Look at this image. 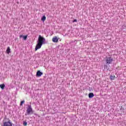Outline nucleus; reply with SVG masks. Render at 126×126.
<instances>
[{
	"label": "nucleus",
	"mask_w": 126,
	"mask_h": 126,
	"mask_svg": "<svg viewBox=\"0 0 126 126\" xmlns=\"http://www.w3.org/2000/svg\"><path fill=\"white\" fill-rule=\"evenodd\" d=\"M45 42H46V39L41 36V35H39L38 36L37 44L35 46V51H37V50H39V49H41L43 44H45Z\"/></svg>",
	"instance_id": "nucleus-1"
},
{
	"label": "nucleus",
	"mask_w": 126,
	"mask_h": 126,
	"mask_svg": "<svg viewBox=\"0 0 126 126\" xmlns=\"http://www.w3.org/2000/svg\"><path fill=\"white\" fill-rule=\"evenodd\" d=\"M105 62L106 64H111V63H113V58H112V56L110 55H109L108 56H106Z\"/></svg>",
	"instance_id": "nucleus-2"
},
{
	"label": "nucleus",
	"mask_w": 126,
	"mask_h": 126,
	"mask_svg": "<svg viewBox=\"0 0 126 126\" xmlns=\"http://www.w3.org/2000/svg\"><path fill=\"white\" fill-rule=\"evenodd\" d=\"M27 113L28 115H30V114H33V110L31 107V105H29L27 110Z\"/></svg>",
	"instance_id": "nucleus-3"
},
{
	"label": "nucleus",
	"mask_w": 126,
	"mask_h": 126,
	"mask_svg": "<svg viewBox=\"0 0 126 126\" xmlns=\"http://www.w3.org/2000/svg\"><path fill=\"white\" fill-rule=\"evenodd\" d=\"M3 126H12V123H11L10 120L4 122Z\"/></svg>",
	"instance_id": "nucleus-4"
},
{
	"label": "nucleus",
	"mask_w": 126,
	"mask_h": 126,
	"mask_svg": "<svg viewBox=\"0 0 126 126\" xmlns=\"http://www.w3.org/2000/svg\"><path fill=\"white\" fill-rule=\"evenodd\" d=\"M59 38H58L57 36H55L52 38V42L54 43H58L59 42Z\"/></svg>",
	"instance_id": "nucleus-5"
},
{
	"label": "nucleus",
	"mask_w": 126,
	"mask_h": 126,
	"mask_svg": "<svg viewBox=\"0 0 126 126\" xmlns=\"http://www.w3.org/2000/svg\"><path fill=\"white\" fill-rule=\"evenodd\" d=\"M41 75H43V73L40 71V70L36 72V76H37V77H40Z\"/></svg>",
	"instance_id": "nucleus-6"
},
{
	"label": "nucleus",
	"mask_w": 126,
	"mask_h": 126,
	"mask_svg": "<svg viewBox=\"0 0 126 126\" xmlns=\"http://www.w3.org/2000/svg\"><path fill=\"white\" fill-rule=\"evenodd\" d=\"M116 78L115 75H110V80H115V79Z\"/></svg>",
	"instance_id": "nucleus-7"
},
{
	"label": "nucleus",
	"mask_w": 126,
	"mask_h": 126,
	"mask_svg": "<svg viewBox=\"0 0 126 126\" xmlns=\"http://www.w3.org/2000/svg\"><path fill=\"white\" fill-rule=\"evenodd\" d=\"M94 97V94L93 93H91L89 94V98H92Z\"/></svg>",
	"instance_id": "nucleus-8"
},
{
	"label": "nucleus",
	"mask_w": 126,
	"mask_h": 126,
	"mask_svg": "<svg viewBox=\"0 0 126 126\" xmlns=\"http://www.w3.org/2000/svg\"><path fill=\"white\" fill-rule=\"evenodd\" d=\"M4 87H5V85L4 84L0 85V88L2 90H3L4 89Z\"/></svg>",
	"instance_id": "nucleus-9"
},
{
	"label": "nucleus",
	"mask_w": 126,
	"mask_h": 126,
	"mask_svg": "<svg viewBox=\"0 0 126 126\" xmlns=\"http://www.w3.org/2000/svg\"><path fill=\"white\" fill-rule=\"evenodd\" d=\"M6 53L7 54H9V53H10V47H8L6 49Z\"/></svg>",
	"instance_id": "nucleus-10"
},
{
	"label": "nucleus",
	"mask_w": 126,
	"mask_h": 126,
	"mask_svg": "<svg viewBox=\"0 0 126 126\" xmlns=\"http://www.w3.org/2000/svg\"><path fill=\"white\" fill-rule=\"evenodd\" d=\"M41 20H42V21H46V16L44 15L43 16H42V17L41 18Z\"/></svg>",
	"instance_id": "nucleus-11"
},
{
	"label": "nucleus",
	"mask_w": 126,
	"mask_h": 126,
	"mask_svg": "<svg viewBox=\"0 0 126 126\" xmlns=\"http://www.w3.org/2000/svg\"><path fill=\"white\" fill-rule=\"evenodd\" d=\"M24 103H25V101H24V100L21 101L20 106H22V105H23V104H24Z\"/></svg>",
	"instance_id": "nucleus-12"
},
{
	"label": "nucleus",
	"mask_w": 126,
	"mask_h": 126,
	"mask_svg": "<svg viewBox=\"0 0 126 126\" xmlns=\"http://www.w3.org/2000/svg\"><path fill=\"white\" fill-rule=\"evenodd\" d=\"M23 126H27V122H26V121H24V122H23Z\"/></svg>",
	"instance_id": "nucleus-13"
},
{
	"label": "nucleus",
	"mask_w": 126,
	"mask_h": 126,
	"mask_svg": "<svg viewBox=\"0 0 126 126\" xmlns=\"http://www.w3.org/2000/svg\"><path fill=\"white\" fill-rule=\"evenodd\" d=\"M23 38L24 40H27V35L23 36Z\"/></svg>",
	"instance_id": "nucleus-14"
},
{
	"label": "nucleus",
	"mask_w": 126,
	"mask_h": 126,
	"mask_svg": "<svg viewBox=\"0 0 126 126\" xmlns=\"http://www.w3.org/2000/svg\"><path fill=\"white\" fill-rule=\"evenodd\" d=\"M74 22H77V20L76 19H74L73 21V23H74Z\"/></svg>",
	"instance_id": "nucleus-15"
},
{
	"label": "nucleus",
	"mask_w": 126,
	"mask_h": 126,
	"mask_svg": "<svg viewBox=\"0 0 126 126\" xmlns=\"http://www.w3.org/2000/svg\"><path fill=\"white\" fill-rule=\"evenodd\" d=\"M22 37H23V35H20V38H22Z\"/></svg>",
	"instance_id": "nucleus-16"
},
{
	"label": "nucleus",
	"mask_w": 126,
	"mask_h": 126,
	"mask_svg": "<svg viewBox=\"0 0 126 126\" xmlns=\"http://www.w3.org/2000/svg\"><path fill=\"white\" fill-rule=\"evenodd\" d=\"M106 67H107V65H104V68H106Z\"/></svg>",
	"instance_id": "nucleus-17"
}]
</instances>
